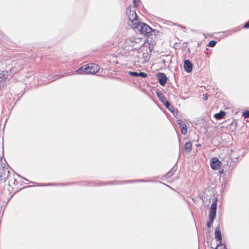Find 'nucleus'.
Returning <instances> with one entry per match:
<instances>
[{"label": "nucleus", "mask_w": 249, "mask_h": 249, "mask_svg": "<svg viewBox=\"0 0 249 249\" xmlns=\"http://www.w3.org/2000/svg\"><path fill=\"white\" fill-rule=\"evenodd\" d=\"M243 116L245 118H249V111L246 110L243 112Z\"/></svg>", "instance_id": "nucleus-20"}, {"label": "nucleus", "mask_w": 249, "mask_h": 249, "mask_svg": "<svg viewBox=\"0 0 249 249\" xmlns=\"http://www.w3.org/2000/svg\"><path fill=\"white\" fill-rule=\"evenodd\" d=\"M141 41L139 37H131L125 40V43L129 46H134L135 44L140 43Z\"/></svg>", "instance_id": "nucleus-8"}, {"label": "nucleus", "mask_w": 249, "mask_h": 249, "mask_svg": "<svg viewBox=\"0 0 249 249\" xmlns=\"http://www.w3.org/2000/svg\"><path fill=\"white\" fill-rule=\"evenodd\" d=\"M139 76H141L142 77L145 78L147 77V74L143 72H139Z\"/></svg>", "instance_id": "nucleus-21"}, {"label": "nucleus", "mask_w": 249, "mask_h": 249, "mask_svg": "<svg viewBox=\"0 0 249 249\" xmlns=\"http://www.w3.org/2000/svg\"><path fill=\"white\" fill-rule=\"evenodd\" d=\"M177 170V167H173L165 175L166 178H170L173 176Z\"/></svg>", "instance_id": "nucleus-14"}, {"label": "nucleus", "mask_w": 249, "mask_h": 249, "mask_svg": "<svg viewBox=\"0 0 249 249\" xmlns=\"http://www.w3.org/2000/svg\"><path fill=\"white\" fill-rule=\"evenodd\" d=\"M164 105L170 111L172 112L173 110H174V107L171 105L169 102H166V103L164 104Z\"/></svg>", "instance_id": "nucleus-17"}, {"label": "nucleus", "mask_w": 249, "mask_h": 249, "mask_svg": "<svg viewBox=\"0 0 249 249\" xmlns=\"http://www.w3.org/2000/svg\"><path fill=\"white\" fill-rule=\"evenodd\" d=\"M16 181V180L15 179H14V184L15 183V181Z\"/></svg>", "instance_id": "nucleus-26"}, {"label": "nucleus", "mask_w": 249, "mask_h": 249, "mask_svg": "<svg viewBox=\"0 0 249 249\" xmlns=\"http://www.w3.org/2000/svg\"><path fill=\"white\" fill-rule=\"evenodd\" d=\"M203 99L204 100H207L208 99V97L207 96V95H206L204 98H203Z\"/></svg>", "instance_id": "nucleus-24"}, {"label": "nucleus", "mask_w": 249, "mask_h": 249, "mask_svg": "<svg viewBox=\"0 0 249 249\" xmlns=\"http://www.w3.org/2000/svg\"><path fill=\"white\" fill-rule=\"evenodd\" d=\"M214 233H215V238L217 239V241L220 242V244L218 245V246H219L220 245L221 242L222 241L221 233V231L220 230L219 227H216L215 228Z\"/></svg>", "instance_id": "nucleus-12"}, {"label": "nucleus", "mask_w": 249, "mask_h": 249, "mask_svg": "<svg viewBox=\"0 0 249 249\" xmlns=\"http://www.w3.org/2000/svg\"><path fill=\"white\" fill-rule=\"evenodd\" d=\"M136 2H137V1H136V0H133V3H134V5H135V6H137V5L136 4Z\"/></svg>", "instance_id": "nucleus-23"}, {"label": "nucleus", "mask_w": 249, "mask_h": 249, "mask_svg": "<svg viewBox=\"0 0 249 249\" xmlns=\"http://www.w3.org/2000/svg\"><path fill=\"white\" fill-rule=\"evenodd\" d=\"M210 165L212 169L218 170L220 168L221 161L217 158H213L211 160Z\"/></svg>", "instance_id": "nucleus-7"}, {"label": "nucleus", "mask_w": 249, "mask_h": 249, "mask_svg": "<svg viewBox=\"0 0 249 249\" xmlns=\"http://www.w3.org/2000/svg\"><path fill=\"white\" fill-rule=\"evenodd\" d=\"M192 144L190 142H186L184 146V149L188 153L192 150Z\"/></svg>", "instance_id": "nucleus-16"}, {"label": "nucleus", "mask_w": 249, "mask_h": 249, "mask_svg": "<svg viewBox=\"0 0 249 249\" xmlns=\"http://www.w3.org/2000/svg\"><path fill=\"white\" fill-rule=\"evenodd\" d=\"M131 28L136 32L143 35H148L152 31V29L147 24L138 21L134 23Z\"/></svg>", "instance_id": "nucleus-1"}, {"label": "nucleus", "mask_w": 249, "mask_h": 249, "mask_svg": "<svg viewBox=\"0 0 249 249\" xmlns=\"http://www.w3.org/2000/svg\"><path fill=\"white\" fill-rule=\"evenodd\" d=\"M225 115L226 113L224 111H221L220 112L215 114L214 117L217 120H220L223 118Z\"/></svg>", "instance_id": "nucleus-15"}, {"label": "nucleus", "mask_w": 249, "mask_h": 249, "mask_svg": "<svg viewBox=\"0 0 249 249\" xmlns=\"http://www.w3.org/2000/svg\"><path fill=\"white\" fill-rule=\"evenodd\" d=\"M217 198H215L214 201L212 203L209 213V221L207 223L208 228H211L215 219L217 209Z\"/></svg>", "instance_id": "nucleus-3"}, {"label": "nucleus", "mask_w": 249, "mask_h": 249, "mask_svg": "<svg viewBox=\"0 0 249 249\" xmlns=\"http://www.w3.org/2000/svg\"><path fill=\"white\" fill-rule=\"evenodd\" d=\"M177 124L179 125L181 133L185 134L187 132V128L184 122L181 119H178L177 120Z\"/></svg>", "instance_id": "nucleus-10"}, {"label": "nucleus", "mask_w": 249, "mask_h": 249, "mask_svg": "<svg viewBox=\"0 0 249 249\" xmlns=\"http://www.w3.org/2000/svg\"><path fill=\"white\" fill-rule=\"evenodd\" d=\"M99 70L98 66L95 64H91L90 65H84L76 71L77 74H94Z\"/></svg>", "instance_id": "nucleus-2"}, {"label": "nucleus", "mask_w": 249, "mask_h": 249, "mask_svg": "<svg viewBox=\"0 0 249 249\" xmlns=\"http://www.w3.org/2000/svg\"><path fill=\"white\" fill-rule=\"evenodd\" d=\"M159 83L162 86H164L167 82V77L164 73L159 72L157 74Z\"/></svg>", "instance_id": "nucleus-9"}, {"label": "nucleus", "mask_w": 249, "mask_h": 249, "mask_svg": "<svg viewBox=\"0 0 249 249\" xmlns=\"http://www.w3.org/2000/svg\"><path fill=\"white\" fill-rule=\"evenodd\" d=\"M11 78V75L7 71L0 70V90L5 86Z\"/></svg>", "instance_id": "nucleus-5"}, {"label": "nucleus", "mask_w": 249, "mask_h": 249, "mask_svg": "<svg viewBox=\"0 0 249 249\" xmlns=\"http://www.w3.org/2000/svg\"><path fill=\"white\" fill-rule=\"evenodd\" d=\"M157 95L160 100V101L164 104L166 103V102H167L166 98L163 95V94L160 92H157Z\"/></svg>", "instance_id": "nucleus-13"}, {"label": "nucleus", "mask_w": 249, "mask_h": 249, "mask_svg": "<svg viewBox=\"0 0 249 249\" xmlns=\"http://www.w3.org/2000/svg\"><path fill=\"white\" fill-rule=\"evenodd\" d=\"M126 14L128 18V24L131 27L133 25H134V23L138 21L137 19L138 17L136 13L135 10L132 9L131 6H129L127 8L126 11Z\"/></svg>", "instance_id": "nucleus-4"}, {"label": "nucleus", "mask_w": 249, "mask_h": 249, "mask_svg": "<svg viewBox=\"0 0 249 249\" xmlns=\"http://www.w3.org/2000/svg\"><path fill=\"white\" fill-rule=\"evenodd\" d=\"M216 41L214 40H211L209 42L208 46L210 47H213L216 44Z\"/></svg>", "instance_id": "nucleus-18"}, {"label": "nucleus", "mask_w": 249, "mask_h": 249, "mask_svg": "<svg viewBox=\"0 0 249 249\" xmlns=\"http://www.w3.org/2000/svg\"><path fill=\"white\" fill-rule=\"evenodd\" d=\"M9 173L8 166L6 163L1 162L0 163V180L5 182L8 179Z\"/></svg>", "instance_id": "nucleus-6"}, {"label": "nucleus", "mask_w": 249, "mask_h": 249, "mask_svg": "<svg viewBox=\"0 0 249 249\" xmlns=\"http://www.w3.org/2000/svg\"><path fill=\"white\" fill-rule=\"evenodd\" d=\"M196 146L197 147L200 146V144H196Z\"/></svg>", "instance_id": "nucleus-25"}, {"label": "nucleus", "mask_w": 249, "mask_h": 249, "mask_svg": "<svg viewBox=\"0 0 249 249\" xmlns=\"http://www.w3.org/2000/svg\"><path fill=\"white\" fill-rule=\"evenodd\" d=\"M245 28H249V21L247 22L244 25Z\"/></svg>", "instance_id": "nucleus-22"}, {"label": "nucleus", "mask_w": 249, "mask_h": 249, "mask_svg": "<svg viewBox=\"0 0 249 249\" xmlns=\"http://www.w3.org/2000/svg\"><path fill=\"white\" fill-rule=\"evenodd\" d=\"M129 74L132 76H134V77H138L139 76V72H136V71H129L128 72Z\"/></svg>", "instance_id": "nucleus-19"}, {"label": "nucleus", "mask_w": 249, "mask_h": 249, "mask_svg": "<svg viewBox=\"0 0 249 249\" xmlns=\"http://www.w3.org/2000/svg\"><path fill=\"white\" fill-rule=\"evenodd\" d=\"M193 66L189 60H185L184 62V69L185 71L189 73L192 71Z\"/></svg>", "instance_id": "nucleus-11"}]
</instances>
